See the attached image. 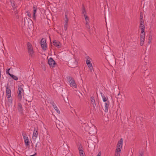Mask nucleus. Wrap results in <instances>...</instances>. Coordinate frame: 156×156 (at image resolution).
<instances>
[{"instance_id": "f8f14e48", "label": "nucleus", "mask_w": 156, "mask_h": 156, "mask_svg": "<svg viewBox=\"0 0 156 156\" xmlns=\"http://www.w3.org/2000/svg\"><path fill=\"white\" fill-rule=\"evenodd\" d=\"M100 93H101V96L102 97V98H103V101L104 102H106L107 101H108V97H106L104 95V94H103L102 92H101Z\"/></svg>"}, {"instance_id": "ea45409f", "label": "nucleus", "mask_w": 156, "mask_h": 156, "mask_svg": "<svg viewBox=\"0 0 156 156\" xmlns=\"http://www.w3.org/2000/svg\"><path fill=\"white\" fill-rule=\"evenodd\" d=\"M101 152H100L98 153V155H97V156H101Z\"/></svg>"}, {"instance_id": "6e6552de", "label": "nucleus", "mask_w": 156, "mask_h": 156, "mask_svg": "<svg viewBox=\"0 0 156 156\" xmlns=\"http://www.w3.org/2000/svg\"><path fill=\"white\" fill-rule=\"evenodd\" d=\"M110 102L109 101H107L105 103V112H108V109L109 107Z\"/></svg>"}, {"instance_id": "72a5a7b5", "label": "nucleus", "mask_w": 156, "mask_h": 156, "mask_svg": "<svg viewBox=\"0 0 156 156\" xmlns=\"http://www.w3.org/2000/svg\"><path fill=\"white\" fill-rule=\"evenodd\" d=\"M79 153L80 156H83V151H79Z\"/></svg>"}, {"instance_id": "20e7f679", "label": "nucleus", "mask_w": 156, "mask_h": 156, "mask_svg": "<svg viewBox=\"0 0 156 156\" xmlns=\"http://www.w3.org/2000/svg\"><path fill=\"white\" fill-rule=\"evenodd\" d=\"M48 63L51 68H53L56 65L55 61L52 58H50L48 59Z\"/></svg>"}, {"instance_id": "bb28decb", "label": "nucleus", "mask_w": 156, "mask_h": 156, "mask_svg": "<svg viewBox=\"0 0 156 156\" xmlns=\"http://www.w3.org/2000/svg\"><path fill=\"white\" fill-rule=\"evenodd\" d=\"M82 13L84 15L86 13V11L84 5H82Z\"/></svg>"}, {"instance_id": "f3484780", "label": "nucleus", "mask_w": 156, "mask_h": 156, "mask_svg": "<svg viewBox=\"0 0 156 156\" xmlns=\"http://www.w3.org/2000/svg\"><path fill=\"white\" fill-rule=\"evenodd\" d=\"M65 24H68V22L69 21L68 18L67 17V15L66 13L65 14Z\"/></svg>"}, {"instance_id": "9b49d317", "label": "nucleus", "mask_w": 156, "mask_h": 156, "mask_svg": "<svg viewBox=\"0 0 156 156\" xmlns=\"http://www.w3.org/2000/svg\"><path fill=\"white\" fill-rule=\"evenodd\" d=\"M37 9V8L36 6H34L33 7V17L34 20L36 19V16H35V13L36 12V11Z\"/></svg>"}, {"instance_id": "c03bdc74", "label": "nucleus", "mask_w": 156, "mask_h": 156, "mask_svg": "<svg viewBox=\"0 0 156 156\" xmlns=\"http://www.w3.org/2000/svg\"><path fill=\"white\" fill-rule=\"evenodd\" d=\"M34 155H30V156H34Z\"/></svg>"}, {"instance_id": "a19ab883", "label": "nucleus", "mask_w": 156, "mask_h": 156, "mask_svg": "<svg viewBox=\"0 0 156 156\" xmlns=\"http://www.w3.org/2000/svg\"><path fill=\"white\" fill-rule=\"evenodd\" d=\"M89 21H86V25H89Z\"/></svg>"}, {"instance_id": "7c9ffc66", "label": "nucleus", "mask_w": 156, "mask_h": 156, "mask_svg": "<svg viewBox=\"0 0 156 156\" xmlns=\"http://www.w3.org/2000/svg\"><path fill=\"white\" fill-rule=\"evenodd\" d=\"M23 92L24 90L23 88L20 86L18 87V91Z\"/></svg>"}, {"instance_id": "79ce46f5", "label": "nucleus", "mask_w": 156, "mask_h": 156, "mask_svg": "<svg viewBox=\"0 0 156 156\" xmlns=\"http://www.w3.org/2000/svg\"><path fill=\"white\" fill-rule=\"evenodd\" d=\"M57 84V83H54L53 84V87H54V86L55 87V86H56Z\"/></svg>"}, {"instance_id": "f03ea898", "label": "nucleus", "mask_w": 156, "mask_h": 156, "mask_svg": "<svg viewBox=\"0 0 156 156\" xmlns=\"http://www.w3.org/2000/svg\"><path fill=\"white\" fill-rule=\"evenodd\" d=\"M140 23L139 27H141V30H144L145 26H144V22L143 20V14L141 12H140Z\"/></svg>"}, {"instance_id": "39448f33", "label": "nucleus", "mask_w": 156, "mask_h": 156, "mask_svg": "<svg viewBox=\"0 0 156 156\" xmlns=\"http://www.w3.org/2000/svg\"><path fill=\"white\" fill-rule=\"evenodd\" d=\"M53 44L58 48H60L61 46V44L58 41L54 40L53 42Z\"/></svg>"}, {"instance_id": "dca6fc26", "label": "nucleus", "mask_w": 156, "mask_h": 156, "mask_svg": "<svg viewBox=\"0 0 156 156\" xmlns=\"http://www.w3.org/2000/svg\"><path fill=\"white\" fill-rule=\"evenodd\" d=\"M78 148L79 150V151H83V146L80 143L78 144Z\"/></svg>"}, {"instance_id": "423d86ee", "label": "nucleus", "mask_w": 156, "mask_h": 156, "mask_svg": "<svg viewBox=\"0 0 156 156\" xmlns=\"http://www.w3.org/2000/svg\"><path fill=\"white\" fill-rule=\"evenodd\" d=\"M6 92L7 97L9 98L11 97V90L10 87H6Z\"/></svg>"}, {"instance_id": "7ed1b4c3", "label": "nucleus", "mask_w": 156, "mask_h": 156, "mask_svg": "<svg viewBox=\"0 0 156 156\" xmlns=\"http://www.w3.org/2000/svg\"><path fill=\"white\" fill-rule=\"evenodd\" d=\"M41 47L43 50L45 51L47 49V44L45 39L43 38L41 41Z\"/></svg>"}, {"instance_id": "ddd939ff", "label": "nucleus", "mask_w": 156, "mask_h": 156, "mask_svg": "<svg viewBox=\"0 0 156 156\" xmlns=\"http://www.w3.org/2000/svg\"><path fill=\"white\" fill-rule=\"evenodd\" d=\"M70 85L71 86H72L75 88L76 87V85L74 79L73 80L72 82H70Z\"/></svg>"}, {"instance_id": "c9c22d12", "label": "nucleus", "mask_w": 156, "mask_h": 156, "mask_svg": "<svg viewBox=\"0 0 156 156\" xmlns=\"http://www.w3.org/2000/svg\"><path fill=\"white\" fill-rule=\"evenodd\" d=\"M27 13L28 16L30 17H31V15L29 11H27Z\"/></svg>"}, {"instance_id": "cd10ccee", "label": "nucleus", "mask_w": 156, "mask_h": 156, "mask_svg": "<svg viewBox=\"0 0 156 156\" xmlns=\"http://www.w3.org/2000/svg\"><path fill=\"white\" fill-rule=\"evenodd\" d=\"M24 142L26 146H29V140L28 139L24 140Z\"/></svg>"}, {"instance_id": "c85d7f7f", "label": "nucleus", "mask_w": 156, "mask_h": 156, "mask_svg": "<svg viewBox=\"0 0 156 156\" xmlns=\"http://www.w3.org/2000/svg\"><path fill=\"white\" fill-rule=\"evenodd\" d=\"M11 2V5H12V7L13 9V10H14L16 8L15 2L14 1H13L12 2Z\"/></svg>"}, {"instance_id": "9d476101", "label": "nucleus", "mask_w": 156, "mask_h": 156, "mask_svg": "<svg viewBox=\"0 0 156 156\" xmlns=\"http://www.w3.org/2000/svg\"><path fill=\"white\" fill-rule=\"evenodd\" d=\"M51 104L53 107V108H54L55 110H56V111L58 113V114L60 113V111L59 110V109H58L57 106L53 102H52L51 103Z\"/></svg>"}, {"instance_id": "e433bc0d", "label": "nucleus", "mask_w": 156, "mask_h": 156, "mask_svg": "<svg viewBox=\"0 0 156 156\" xmlns=\"http://www.w3.org/2000/svg\"><path fill=\"white\" fill-rule=\"evenodd\" d=\"M10 69V68L8 69L6 71V73L7 74H9V76H10V75H11V74L10 73H9V70Z\"/></svg>"}, {"instance_id": "58836bf2", "label": "nucleus", "mask_w": 156, "mask_h": 156, "mask_svg": "<svg viewBox=\"0 0 156 156\" xmlns=\"http://www.w3.org/2000/svg\"><path fill=\"white\" fill-rule=\"evenodd\" d=\"M144 41V38H140V41Z\"/></svg>"}, {"instance_id": "a878e982", "label": "nucleus", "mask_w": 156, "mask_h": 156, "mask_svg": "<svg viewBox=\"0 0 156 156\" xmlns=\"http://www.w3.org/2000/svg\"><path fill=\"white\" fill-rule=\"evenodd\" d=\"M27 46L28 50H29V49H33L32 48V46L30 43L28 42L27 43Z\"/></svg>"}, {"instance_id": "4468645a", "label": "nucleus", "mask_w": 156, "mask_h": 156, "mask_svg": "<svg viewBox=\"0 0 156 156\" xmlns=\"http://www.w3.org/2000/svg\"><path fill=\"white\" fill-rule=\"evenodd\" d=\"M23 92L19 91L18 92V98L20 101H21L22 98V94Z\"/></svg>"}, {"instance_id": "412c9836", "label": "nucleus", "mask_w": 156, "mask_h": 156, "mask_svg": "<svg viewBox=\"0 0 156 156\" xmlns=\"http://www.w3.org/2000/svg\"><path fill=\"white\" fill-rule=\"evenodd\" d=\"M66 78L70 84V83H71L70 82H72V81L73 79V78L72 77L69 76H67L66 77Z\"/></svg>"}, {"instance_id": "393cba45", "label": "nucleus", "mask_w": 156, "mask_h": 156, "mask_svg": "<svg viewBox=\"0 0 156 156\" xmlns=\"http://www.w3.org/2000/svg\"><path fill=\"white\" fill-rule=\"evenodd\" d=\"M10 76L14 80H18V77L12 74L10 75Z\"/></svg>"}, {"instance_id": "37998d69", "label": "nucleus", "mask_w": 156, "mask_h": 156, "mask_svg": "<svg viewBox=\"0 0 156 156\" xmlns=\"http://www.w3.org/2000/svg\"><path fill=\"white\" fill-rule=\"evenodd\" d=\"M26 101H28V102H31V100H28V101H27V100H26Z\"/></svg>"}, {"instance_id": "a211bd4d", "label": "nucleus", "mask_w": 156, "mask_h": 156, "mask_svg": "<svg viewBox=\"0 0 156 156\" xmlns=\"http://www.w3.org/2000/svg\"><path fill=\"white\" fill-rule=\"evenodd\" d=\"M37 131L35 128L33 133V136H34L36 138L37 136Z\"/></svg>"}, {"instance_id": "5701e85b", "label": "nucleus", "mask_w": 156, "mask_h": 156, "mask_svg": "<svg viewBox=\"0 0 156 156\" xmlns=\"http://www.w3.org/2000/svg\"><path fill=\"white\" fill-rule=\"evenodd\" d=\"M28 51L30 55L31 56H33L34 55V52L33 49H29V50H28Z\"/></svg>"}, {"instance_id": "a18cd8bd", "label": "nucleus", "mask_w": 156, "mask_h": 156, "mask_svg": "<svg viewBox=\"0 0 156 156\" xmlns=\"http://www.w3.org/2000/svg\"><path fill=\"white\" fill-rule=\"evenodd\" d=\"M37 144L36 145V147L37 146Z\"/></svg>"}, {"instance_id": "4c0bfd02", "label": "nucleus", "mask_w": 156, "mask_h": 156, "mask_svg": "<svg viewBox=\"0 0 156 156\" xmlns=\"http://www.w3.org/2000/svg\"><path fill=\"white\" fill-rule=\"evenodd\" d=\"M144 41H140V44L141 46H142L143 45V44H144Z\"/></svg>"}, {"instance_id": "2f4dec72", "label": "nucleus", "mask_w": 156, "mask_h": 156, "mask_svg": "<svg viewBox=\"0 0 156 156\" xmlns=\"http://www.w3.org/2000/svg\"><path fill=\"white\" fill-rule=\"evenodd\" d=\"M86 28L87 29V30L89 32H90V28L89 25H85Z\"/></svg>"}, {"instance_id": "f704fd0d", "label": "nucleus", "mask_w": 156, "mask_h": 156, "mask_svg": "<svg viewBox=\"0 0 156 156\" xmlns=\"http://www.w3.org/2000/svg\"><path fill=\"white\" fill-rule=\"evenodd\" d=\"M67 26H68V24H64V30L65 31H66L67 30Z\"/></svg>"}, {"instance_id": "0eeeda50", "label": "nucleus", "mask_w": 156, "mask_h": 156, "mask_svg": "<svg viewBox=\"0 0 156 156\" xmlns=\"http://www.w3.org/2000/svg\"><path fill=\"white\" fill-rule=\"evenodd\" d=\"M17 109L21 114L23 113V107L21 104L20 103H19L18 104Z\"/></svg>"}, {"instance_id": "1a4fd4ad", "label": "nucleus", "mask_w": 156, "mask_h": 156, "mask_svg": "<svg viewBox=\"0 0 156 156\" xmlns=\"http://www.w3.org/2000/svg\"><path fill=\"white\" fill-rule=\"evenodd\" d=\"M90 101L91 104L93 105L94 108H95V106H96V104L94 97L92 96L90 97Z\"/></svg>"}, {"instance_id": "4be33fe9", "label": "nucleus", "mask_w": 156, "mask_h": 156, "mask_svg": "<svg viewBox=\"0 0 156 156\" xmlns=\"http://www.w3.org/2000/svg\"><path fill=\"white\" fill-rule=\"evenodd\" d=\"M145 33H144V30H141L140 38H145Z\"/></svg>"}, {"instance_id": "2eb2a0df", "label": "nucleus", "mask_w": 156, "mask_h": 156, "mask_svg": "<svg viewBox=\"0 0 156 156\" xmlns=\"http://www.w3.org/2000/svg\"><path fill=\"white\" fill-rule=\"evenodd\" d=\"M87 66L90 71L91 73H92L94 71V70L93 69V66L91 63L87 64Z\"/></svg>"}, {"instance_id": "c756f323", "label": "nucleus", "mask_w": 156, "mask_h": 156, "mask_svg": "<svg viewBox=\"0 0 156 156\" xmlns=\"http://www.w3.org/2000/svg\"><path fill=\"white\" fill-rule=\"evenodd\" d=\"M90 59V58L89 57H87V60H86V63L87 64H89L90 63H91V62L89 60Z\"/></svg>"}, {"instance_id": "49530a36", "label": "nucleus", "mask_w": 156, "mask_h": 156, "mask_svg": "<svg viewBox=\"0 0 156 156\" xmlns=\"http://www.w3.org/2000/svg\"><path fill=\"white\" fill-rule=\"evenodd\" d=\"M139 156H143L142 155H140Z\"/></svg>"}, {"instance_id": "f257e3e1", "label": "nucleus", "mask_w": 156, "mask_h": 156, "mask_svg": "<svg viewBox=\"0 0 156 156\" xmlns=\"http://www.w3.org/2000/svg\"><path fill=\"white\" fill-rule=\"evenodd\" d=\"M123 144V139H120L118 141L117 145V148L115 152V156H120L121 149L122 148Z\"/></svg>"}, {"instance_id": "473e14b6", "label": "nucleus", "mask_w": 156, "mask_h": 156, "mask_svg": "<svg viewBox=\"0 0 156 156\" xmlns=\"http://www.w3.org/2000/svg\"><path fill=\"white\" fill-rule=\"evenodd\" d=\"M84 16L85 17V19L86 21H89V19L88 17L85 14L84 15Z\"/></svg>"}, {"instance_id": "aec40b11", "label": "nucleus", "mask_w": 156, "mask_h": 156, "mask_svg": "<svg viewBox=\"0 0 156 156\" xmlns=\"http://www.w3.org/2000/svg\"><path fill=\"white\" fill-rule=\"evenodd\" d=\"M70 66L72 68H75V67L77 65V62H76V60H75V65H73L72 64V62L71 61L69 62Z\"/></svg>"}, {"instance_id": "b1692460", "label": "nucleus", "mask_w": 156, "mask_h": 156, "mask_svg": "<svg viewBox=\"0 0 156 156\" xmlns=\"http://www.w3.org/2000/svg\"><path fill=\"white\" fill-rule=\"evenodd\" d=\"M8 98V102L9 103V104H12V98L11 97H9V98L7 97Z\"/></svg>"}, {"instance_id": "6ab92c4d", "label": "nucleus", "mask_w": 156, "mask_h": 156, "mask_svg": "<svg viewBox=\"0 0 156 156\" xmlns=\"http://www.w3.org/2000/svg\"><path fill=\"white\" fill-rule=\"evenodd\" d=\"M22 134L24 140L28 139L26 133L24 132H22Z\"/></svg>"}]
</instances>
